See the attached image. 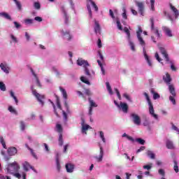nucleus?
Masks as SVG:
<instances>
[{
    "label": "nucleus",
    "instance_id": "1",
    "mask_svg": "<svg viewBox=\"0 0 179 179\" xmlns=\"http://www.w3.org/2000/svg\"><path fill=\"white\" fill-rule=\"evenodd\" d=\"M143 32V29L141 26H138V30L136 31V36H137V39H138V41L140 43V45L143 47V52L144 55V57H145V59L148 62V66L150 67L152 66V62L150 60L148 55L146 54V50H145V42L143 41L141 34Z\"/></svg>",
    "mask_w": 179,
    "mask_h": 179
},
{
    "label": "nucleus",
    "instance_id": "2",
    "mask_svg": "<svg viewBox=\"0 0 179 179\" xmlns=\"http://www.w3.org/2000/svg\"><path fill=\"white\" fill-rule=\"evenodd\" d=\"M143 95H144V96H145L146 101L148 104V113H150V115L152 117H153L155 120H157L158 115L156 113H155L153 104H152V101L150 99L148 94L147 92H144Z\"/></svg>",
    "mask_w": 179,
    "mask_h": 179
},
{
    "label": "nucleus",
    "instance_id": "3",
    "mask_svg": "<svg viewBox=\"0 0 179 179\" xmlns=\"http://www.w3.org/2000/svg\"><path fill=\"white\" fill-rule=\"evenodd\" d=\"M20 169V166L16 162H14L11 164H8L6 167V171L8 174H13V173H18Z\"/></svg>",
    "mask_w": 179,
    "mask_h": 179
},
{
    "label": "nucleus",
    "instance_id": "4",
    "mask_svg": "<svg viewBox=\"0 0 179 179\" xmlns=\"http://www.w3.org/2000/svg\"><path fill=\"white\" fill-rule=\"evenodd\" d=\"M169 92L171 95L169 96V101H171L172 104L176 105V101L175 97L176 96V92L175 87L173 85H169Z\"/></svg>",
    "mask_w": 179,
    "mask_h": 179
},
{
    "label": "nucleus",
    "instance_id": "5",
    "mask_svg": "<svg viewBox=\"0 0 179 179\" xmlns=\"http://www.w3.org/2000/svg\"><path fill=\"white\" fill-rule=\"evenodd\" d=\"M56 129L57 130V132L59 134L58 138L59 145L62 146L64 145V140L62 138L63 129L62 127V125L59 124H56Z\"/></svg>",
    "mask_w": 179,
    "mask_h": 179
},
{
    "label": "nucleus",
    "instance_id": "6",
    "mask_svg": "<svg viewBox=\"0 0 179 179\" xmlns=\"http://www.w3.org/2000/svg\"><path fill=\"white\" fill-rule=\"evenodd\" d=\"M87 8L88 10L89 16L90 17H92V9H91L90 5H92L93 8L95 9V11H98L99 8H98V6L95 4V3L92 0H87Z\"/></svg>",
    "mask_w": 179,
    "mask_h": 179
},
{
    "label": "nucleus",
    "instance_id": "7",
    "mask_svg": "<svg viewBox=\"0 0 179 179\" xmlns=\"http://www.w3.org/2000/svg\"><path fill=\"white\" fill-rule=\"evenodd\" d=\"M32 94L37 99V101L40 102L41 105H44V102L42 101L45 99L44 95L40 94L38 92H36V90L34 89V87H31Z\"/></svg>",
    "mask_w": 179,
    "mask_h": 179
},
{
    "label": "nucleus",
    "instance_id": "8",
    "mask_svg": "<svg viewBox=\"0 0 179 179\" xmlns=\"http://www.w3.org/2000/svg\"><path fill=\"white\" fill-rule=\"evenodd\" d=\"M130 117H132L133 122L137 126H139L141 124V117H139L136 113H131L130 114Z\"/></svg>",
    "mask_w": 179,
    "mask_h": 179
},
{
    "label": "nucleus",
    "instance_id": "9",
    "mask_svg": "<svg viewBox=\"0 0 179 179\" xmlns=\"http://www.w3.org/2000/svg\"><path fill=\"white\" fill-rule=\"evenodd\" d=\"M150 24H151V31H153V33L157 36L158 38H162V34L159 33V30H158L157 28H155L154 27V19L153 18H150Z\"/></svg>",
    "mask_w": 179,
    "mask_h": 179
},
{
    "label": "nucleus",
    "instance_id": "10",
    "mask_svg": "<svg viewBox=\"0 0 179 179\" xmlns=\"http://www.w3.org/2000/svg\"><path fill=\"white\" fill-rule=\"evenodd\" d=\"M22 167H23V170H24L25 172H28L29 171V169H32V171L35 173L36 172V170L34 169V167H33L32 166H31L30 164H29L28 162H24L22 164Z\"/></svg>",
    "mask_w": 179,
    "mask_h": 179
},
{
    "label": "nucleus",
    "instance_id": "11",
    "mask_svg": "<svg viewBox=\"0 0 179 179\" xmlns=\"http://www.w3.org/2000/svg\"><path fill=\"white\" fill-rule=\"evenodd\" d=\"M159 51H161L162 55L164 57L165 61L166 62H170V58L169 57V55L167 54V51L165 50V48L163 47L159 48Z\"/></svg>",
    "mask_w": 179,
    "mask_h": 179
},
{
    "label": "nucleus",
    "instance_id": "12",
    "mask_svg": "<svg viewBox=\"0 0 179 179\" xmlns=\"http://www.w3.org/2000/svg\"><path fill=\"white\" fill-rule=\"evenodd\" d=\"M77 64L80 66H83L84 68L90 66V64L87 62V61L83 60V59H78L77 60Z\"/></svg>",
    "mask_w": 179,
    "mask_h": 179
},
{
    "label": "nucleus",
    "instance_id": "13",
    "mask_svg": "<svg viewBox=\"0 0 179 179\" xmlns=\"http://www.w3.org/2000/svg\"><path fill=\"white\" fill-rule=\"evenodd\" d=\"M100 152H99V157L97 156L94 157L98 162H101L103 160V157L104 156V152L103 151L102 146H99Z\"/></svg>",
    "mask_w": 179,
    "mask_h": 179
},
{
    "label": "nucleus",
    "instance_id": "14",
    "mask_svg": "<svg viewBox=\"0 0 179 179\" xmlns=\"http://www.w3.org/2000/svg\"><path fill=\"white\" fill-rule=\"evenodd\" d=\"M170 9L173 12V14L175 15L176 19L178 18L179 16V10L177 9L175 6L172 5L171 3H169Z\"/></svg>",
    "mask_w": 179,
    "mask_h": 179
},
{
    "label": "nucleus",
    "instance_id": "15",
    "mask_svg": "<svg viewBox=\"0 0 179 179\" xmlns=\"http://www.w3.org/2000/svg\"><path fill=\"white\" fill-rule=\"evenodd\" d=\"M120 108H121L122 112H124V113H128L129 107H128L127 103H123L122 101H120Z\"/></svg>",
    "mask_w": 179,
    "mask_h": 179
},
{
    "label": "nucleus",
    "instance_id": "16",
    "mask_svg": "<svg viewBox=\"0 0 179 179\" xmlns=\"http://www.w3.org/2000/svg\"><path fill=\"white\" fill-rule=\"evenodd\" d=\"M136 6L138 7V11L141 15L143 16V10L145 9V7L143 6V3L142 2H136Z\"/></svg>",
    "mask_w": 179,
    "mask_h": 179
},
{
    "label": "nucleus",
    "instance_id": "17",
    "mask_svg": "<svg viewBox=\"0 0 179 179\" xmlns=\"http://www.w3.org/2000/svg\"><path fill=\"white\" fill-rule=\"evenodd\" d=\"M17 152V148L15 147H11L8 149V154L10 156H14Z\"/></svg>",
    "mask_w": 179,
    "mask_h": 179
},
{
    "label": "nucleus",
    "instance_id": "18",
    "mask_svg": "<svg viewBox=\"0 0 179 179\" xmlns=\"http://www.w3.org/2000/svg\"><path fill=\"white\" fill-rule=\"evenodd\" d=\"M60 32H62V35L63 36H66V37L67 38V41H71L72 36H71L69 31H64V30H62V31H60Z\"/></svg>",
    "mask_w": 179,
    "mask_h": 179
},
{
    "label": "nucleus",
    "instance_id": "19",
    "mask_svg": "<svg viewBox=\"0 0 179 179\" xmlns=\"http://www.w3.org/2000/svg\"><path fill=\"white\" fill-rule=\"evenodd\" d=\"M30 71H31L32 75L34 76V77H35L36 80V85L38 86V87L39 88H42V85L39 81V79L38 78V76L35 73L34 71L33 70V69H30Z\"/></svg>",
    "mask_w": 179,
    "mask_h": 179
},
{
    "label": "nucleus",
    "instance_id": "20",
    "mask_svg": "<svg viewBox=\"0 0 179 179\" xmlns=\"http://www.w3.org/2000/svg\"><path fill=\"white\" fill-rule=\"evenodd\" d=\"M75 166L73 164H66V169L67 173H73Z\"/></svg>",
    "mask_w": 179,
    "mask_h": 179
},
{
    "label": "nucleus",
    "instance_id": "21",
    "mask_svg": "<svg viewBox=\"0 0 179 179\" xmlns=\"http://www.w3.org/2000/svg\"><path fill=\"white\" fill-rule=\"evenodd\" d=\"M163 31L165 32L166 35L171 38L173 36L171 30L167 27H163Z\"/></svg>",
    "mask_w": 179,
    "mask_h": 179
},
{
    "label": "nucleus",
    "instance_id": "22",
    "mask_svg": "<svg viewBox=\"0 0 179 179\" xmlns=\"http://www.w3.org/2000/svg\"><path fill=\"white\" fill-rule=\"evenodd\" d=\"M1 69L6 73H9V67L7 66L6 64H3V63H1L0 64Z\"/></svg>",
    "mask_w": 179,
    "mask_h": 179
},
{
    "label": "nucleus",
    "instance_id": "23",
    "mask_svg": "<svg viewBox=\"0 0 179 179\" xmlns=\"http://www.w3.org/2000/svg\"><path fill=\"white\" fill-rule=\"evenodd\" d=\"M166 148L169 150H173L175 148L174 145L173 144V142L171 140H166Z\"/></svg>",
    "mask_w": 179,
    "mask_h": 179
},
{
    "label": "nucleus",
    "instance_id": "24",
    "mask_svg": "<svg viewBox=\"0 0 179 179\" xmlns=\"http://www.w3.org/2000/svg\"><path fill=\"white\" fill-rule=\"evenodd\" d=\"M94 32L96 34H101V26L96 21H95Z\"/></svg>",
    "mask_w": 179,
    "mask_h": 179
},
{
    "label": "nucleus",
    "instance_id": "25",
    "mask_svg": "<svg viewBox=\"0 0 179 179\" xmlns=\"http://www.w3.org/2000/svg\"><path fill=\"white\" fill-rule=\"evenodd\" d=\"M163 80H164L165 83L170 84L171 82V75L169 74L168 73H166V78L163 77Z\"/></svg>",
    "mask_w": 179,
    "mask_h": 179
},
{
    "label": "nucleus",
    "instance_id": "26",
    "mask_svg": "<svg viewBox=\"0 0 179 179\" xmlns=\"http://www.w3.org/2000/svg\"><path fill=\"white\" fill-rule=\"evenodd\" d=\"M82 127V130H81V132L82 134H87V131L89 129H92L91 127L88 124L87 125H83V126H81Z\"/></svg>",
    "mask_w": 179,
    "mask_h": 179
},
{
    "label": "nucleus",
    "instance_id": "27",
    "mask_svg": "<svg viewBox=\"0 0 179 179\" xmlns=\"http://www.w3.org/2000/svg\"><path fill=\"white\" fill-rule=\"evenodd\" d=\"M0 17H3L8 20H12L10 15H9V14L7 13H0Z\"/></svg>",
    "mask_w": 179,
    "mask_h": 179
},
{
    "label": "nucleus",
    "instance_id": "28",
    "mask_svg": "<svg viewBox=\"0 0 179 179\" xmlns=\"http://www.w3.org/2000/svg\"><path fill=\"white\" fill-rule=\"evenodd\" d=\"M56 166L57 167L58 172H60L61 170V164L60 162L59 161V155H56Z\"/></svg>",
    "mask_w": 179,
    "mask_h": 179
},
{
    "label": "nucleus",
    "instance_id": "29",
    "mask_svg": "<svg viewBox=\"0 0 179 179\" xmlns=\"http://www.w3.org/2000/svg\"><path fill=\"white\" fill-rule=\"evenodd\" d=\"M59 91L62 92L63 98H64L65 99H67L68 94H67V92H66V90L64 89H63L62 87H59Z\"/></svg>",
    "mask_w": 179,
    "mask_h": 179
},
{
    "label": "nucleus",
    "instance_id": "30",
    "mask_svg": "<svg viewBox=\"0 0 179 179\" xmlns=\"http://www.w3.org/2000/svg\"><path fill=\"white\" fill-rule=\"evenodd\" d=\"M124 31L126 33V35H127L128 41H130V39H131L130 31L128 29L127 27H125L124 29Z\"/></svg>",
    "mask_w": 179,
    "mask_h": 179
},
{
    "label": "nucleus",
    "instance_id": "31",
    "mask_svg": "<svg viewBox=\"0 0 179 179\" xmlns=\"http://www.w3.org/2000/svg\"><path fill=\"white\" fill-rule=\"evenodd\" d=\"M151 93H152V94H153L154 100H157L160 98L159 94H158L157 92H155L153 90H151Z\"/></svg>",
    "mask_w": 179,
    "mask_h": 179
},
{
    "label": "nucleus",
    "instance_id": "32",
    "mask_svg": "<svg viewBox=\"0 0 179 179\" xmlns=\"http://www.w3.org/2000/svg\"><path fill=\"white\" fill-rule=\"evenodd\" d=\"M48 101L50 102L51 104L52 105V107H54V112H55V115H56V117H60V116L59 115V114L57 111V108H55V105L54 104L53 101H52L50 99H49Z\"/></svg>",
    "mask_w": 179,
    "mask_h": 179
},
{
    "label": "nucleus",
    "instance_id": "33",
    "mask_svg": "<svg viewBox=\"0 0 179 179\" xmlns=\"http://www.w3.org/2000/svg\"><path fill=\"white\" fill-rule=\"evenodd\" d=\"M173 164H175V166H173V170H175L176 173H178L179 172V169H178V161L173 160Z\"/></svg>",
    "mask_w": 179,
    "mask_h": 179
},
{
    "label": "nucleus",
    "instance_id": "34",
    "mask_svg": "<svg viewBox=\"0 0 179 179\" xmlns=\"http://www.w3.org/2000/svg\"><path fill=\"white\" fill-rule=\"evenodd\" d=\"M0 143L2 144L3 148L4 149H7L6 145V141H5V140L3 139V136H0Z\"/></svg>",
    "mask_w": 179,
    "mask_h": 179
},
{
    "label": "nucleus",
    "instance_id": "35",
    "mask_svg": "<svg viewBox=\"0 0 179 179\" xmlns=\"http://www.w3.org/2000/svg\"><path fill=\"white\" fill-rule=\"evenodd\" d=\"M106 88L108 92H109L110 94H113V92L112 90L111 86L110 85L109 83H106Z\"/></svg>",
    "mask_w": 179,
    "mask_h": 179
},
{
    "label": "nucleus",
    "instance_id": "36",
    "mask_svg": "<svg viewBox=\"0 0 179 179\" xmlns=\"http://www.w3.org/2000/svg\"><path fill=\"white\" fill-rule=\"evenodd\" d=\"M10 96L12 98H13V99L15 100V104L17 105L18 104V100L17 99V96L14 95V92L13 91H10Z\"/></svg>",
    "mask_w": 179,
    "mask_h": 179
},
{
    "label": "nucleus",
    "instance_id": "37",
    "mask_svg": "<svg viewBox=\"0 0 179 179\" xmlns=\"http://www.w3.org/2000/svg\"><path fill=\"white\" fill-rule=\"evenodd\" d=\"M136 142L138 143L140 145H145V141L142 139L141 138H138L136 139Z\"/></svg>",
    "mask_w": 179,
    "mask_h": 179
},
{
    "label": "nucleus",
    "instance_id": "38",
    "mask_svg": "<svg viewBox=\"0 0 179 179\" xmlns=\"http://www.w3.org/2000/svg\"><path fill=\"white\" fill-rule=\"evenodd\" d=\"M80 80L82 83H85L88 85H90V82L87 80L84 76H81Z\"/></svg>",
    "mask_w": 179,
    "mask_h": 179
},
{
    "label": "nucleus",
    "instance_id": "39",
    "mask_svg": "<svg viewBox=\"0 0 179 179\" xmlns=\"http://www.w3.org/2000/svg\"><path fill=\"white\" fill-rule=\"evenodd\" d=\"M8 111H10L11 113H14L15 115H17V112L16 110L13 108V106H10L8 108Z\"/></svg>",
    "mask_w": 179,
    "mask_h": 179
},
{
    "label": "nucleus",
    "instance_id": "40",
    "mask_svg": "<svg viewBox=\"0 0 179 179\" xmlns=\"http://www.w3.org/2000/svg\"><path fill=\"white\" fill-rule=\"evenodd\" d=\"M0 90L2 92L6 91V87L5 84H3V82H0Z\"/></svg>",
    "mask_w": 179,
    "mask_h": 179
},
{
    "label": "nucleus",
    "instance_id": "41",
    "mask_svg": "<svg viewBox=\"0 0 179 179\" xmlns=\"http://www.w3.org/2000/svg\"><path fill=\"white\" fill-rule=\"evenodd\" d=\"M13 1L15 2V5H17L18 10H21L22 5H21L20 1H18L17 0H13Z\"/></svg>",
    "mask_w": 179,
    "mask_h": 179
},
{
    "label": "nucleus",
    "instance_id": "42",
    "mask_svg": "<svg viewBox=\"0 0 179 179\" xmlns=\"http://www.w3.org/2000/svg\"><path fill=\"white\" fill-rule=\"evenodd\" d=\"M122 17L124 19L127 20V10L125 9V8H122Z\"/></svg>",
    "mask_w": 179,
    "mask_h": 179
},
{
    "label": "nucleus",
    "instance_id": "43",
    "mask_svg": "<svg viewBox=\"0 0 179 179\" xmlns=\"http://www.w3.org/2000/svg\"><path fill=\"white\" fill-rule=\"evenodd\" d=\"M147 155L148 157H150V159H155V154L152 151H148Z\"/></svg>",
    "mask_w": 179,
    "mask_h": 179
},
{
    "label": "nucleus",
    "instance_id": "44",
    "mask_svg": "<svg viewBox=\"0 0 179 179\" xmlns=\"http://www.w3.org/2000/svg\"><path fill=\"white\" fill-rule=\"evenodd\" d=\"M25 124L24 122V121H21L20 122V128L21 129L22 131H24L25 130Z\"/></svg>",
    "mask_w": 179,
    "mask_h": 179
},
{
    "label": "nucleus",
    "instance_id": "45",
    "mask_svg": "<svg viewBox=\"0 0 179 179\" xmlns=\"http://www.w3.org/2000/svg\"><path fill=\"white\" fill-rule=\"evenodd\" d=\"M34 7L36 9V10H39L41 8V5L40 4V3L38 2H35L34 3Z\"/></svg>",
    "mask_w": 179,
    "mask_h": 179
},
{
    "label": "nucleus",
    "instance_id": "46",
    "mask_svg": "<svg viewBox=\"0 0 179 179\" xmlns=\"http://www.w3.org/2000/svg\"><path fill=\"white\" fill-rule=\"evenodd\" d=\"M89 102H90V107H97V105L95 104V102L92 100H91V98H89Z\"/></svg>",
    "mask_w": 179,
    "mask_h": 179
},
{
    "label": "nucleus",
    "instance_id": "47",
    "mask_svg": "<svg viewBox=\"0 0 179 179\" xmlns=\"http://www.w3.org/2000/svg\"><path fill=\"white\" fill-rule=\"evenodd\" d=\"M99 136H100V138H101L102 141H103V143H106V138H105V136H104V132H103V131H99Z\"/></svg>",
    "mask_w": 179,
    "mask_h": 179
},
{
    "label": "nucleus",
    "instance_id": "48",
    "mask_svg": "<svg viewBox=\"0 0 179 179\" xmlns=\"http://www.w3.org/2000/svg\"><path fill=\"white\" fill-rule=\"evenodd\" d=\"M129 46H130V48L131 49V50L135 51V45H134V42H131V39H129Z\"/></svg>",
    "mask_w": 179,
    "mask_h": 179
},
{
    "label": "nucleus",
    "instance_id": "49",
    "mask_svg": "<svg viewBox=\"0 0 179 179\" xmlns=\"http://www.w3.org/2000/svg\"><path fill=\"white\" fill-rule=\"evenodd\" d=\"M164 15H165L166 17H168L169 20L173 21V18H172L171 15H170V13H169L166 12V11H164Z\"/></svg>",
    "mask_w": 179,
    "mask_h": 179
},
{
    "label": "nucleus",
    "instance_id": "50",
    "mask_svg": "<svg viewBox=\"0 0 179 179\" xmlns=\"http://www.w3.org/2000/svg\"><path fill=\"white\" fill-rule=\"evenodd\" d=\"M12 176H14L16 178L20 179L21 178V174L17 173V172H15L13 173H10Z\"/></svg>",
    "mask_w": 179,
    "mask_h": 179
},
{
    "label": "nucleus",
    "instance_id": "51",
    "mask_svg": "<svg viewBox=\"0 0 179 179\" xmlns=\"http://www.w3.org/2000/svg\"><path fill=\"white\" fill-rule=\"evenodd\" d=\"M114 90H115V92H116L118 99L121 100V95H120L119 90H117V88H115Z\"/></svg>",
    "mask_w": 179,
    "mask_h": 179
},
{
    "label": "nucleus",
    "instance_id": "52",
    "mask_svg": "<svg viewBox=\"0 0 179 179\" xmlns=\"http://www.w3.org/2000/svg\"><path fill=\"white\" fill-rule=\"evenodd\" d=\"M85 68V75H87V76L90 77V69H87V67H84Z\"/></svg>",
    "mask_w": 179,
    "mask_h": 179
},
{
    "label": "nucleus",
    "instance_id": "53",
    "mask_svg": "<svg viewBox=\"0 0 179 179\" xmlns=\"http://www.w3.org/2000/svg\"><path fill=\"white\" fill-rule=\"evenodd\" d=\"M124 97L126 99H127L129 102H132L131 99L130 98V96L127 93L124 94Z\"/></svg>",
    "mask_w": 179,
    "mask_h": 179
},
{
    "label": "nucleus",
    "instance_id": "54",
    "mask_svg": "<svg viewBox=\"0 0 179 179\" xmlns=\"http://www.w3.org/2000/svg\"><path fill=\"white\" fill-rule=\"evenodd\" d=\"M30 153L32 155L34 158L38 159V156L36 155V152H34L33 150H30Z\"/></svg>",
    "mask_w": 179,
    "mask_h": 179
},
{
    "label": "nucleus",
    "instance_id": "55",
    "mask_svg": "<svg viewBox=\"0 0 179 179\" xmlns=\"http://www.w3.org/2000/svg\"><path fill=\"white\" fill-rule=\"evenodd\" d=\"M62 114H63V118H64L65 121L68 120V115L66 113L64 110H62Z\"/></svg>",
    "mask_w": 179,
    "mask_h": 179
},
{
    "label": "nucleus",
    "instance_id": "56",
    "mask_svg": "<svg viewBox=\"0 0 179 179\" xmlns=\"http://www.w3.org/2000/svg\"><path fill=\"white\" fill-rule=\"evenodd\" d=\"M145 150V146H141L140 149L136 150V153L138 154L139 152H143Z\"/></svg>",
    "mask_w": 179,
    "mask_h": 179
},
{
    "label": "nucleus",
    "instance_id": "57",
    "mask_svg": "<svg viewBox=\"0 0 179 179\" xmlns=\"http://www.w3.org/2000/svg\"><path fill=\"white\" fill-rule=\"evenodd\" d=\"M117 26L119 30H122V26L121 25L120 21H117Z\"/></svg>",
    "mask_w": 179,
    "mask_h": 179
},
{
    "label": "nucleus",
    "instance_id": "58",
    "mask_svg": "<svg viewBox=\"0 0 179 179\" xmlns=\"http://www.w3.org/2000/svg\"><path fill=\"white\" fill-rule=\"evenodd\" d=\"M143 168V169L150 170V169H152V166L147 164V165H144Z\"/></svg>",
    "mask_w": 179,
    "mask_h": 179
},
{
    "label": "nucleus",
    "instance_id": "59",
    "mask_svg": "<svg viewBox=\"0 0 179 179\" xmlns=\"http://www.w3.org/2000/svg\"><path fill=\"white\" fill-rule=\"evenodd\" d=\"M155 59L158 61V62H161L162 61L159 55L157 52L155 53Z\"/></svg>",
    "mask_w": 179,
    "mask_h": 179
},
{
    "label": "nucleus",
    "instance_id": "60",
    "mask_svg": "<svg viewBox=\"0 0 179 179\" xmlns=\"http://www.w3.org/2000/svg\"><path fill=\"white\" fill-rule=\"evenodd\" d=\"M158 173L159 175L162 176L163 177L165 176V172H164V170L163 169H159Z\"/></svg>",
    "mask_w": 179,
    "mask_h": 179
},
{
    "label": "nucleus",
    "instance_id": "61",
    "mask_svg": "<svg viewBox=\"0 0 179 179\" xmlns=\"http://www.w3.org/2000/svg\"><path fill=\"white\" fill-rule=\"evenodd\" d=\"M24 22L27 24H30L33 23V20L32 19H26Z\"/></svg>",
    "mask_w": 179,
    "mask_h": 179
},
{
    "label": "nucleus",
    "instance_id": "62",
    "mask_svg": "<svg viewBox=\"0 0 179 179\" xmlns=\"http://www.w3.org/2000/svg\"><path fill=\"white\" fill-rule=\"evenodd\" d=\"M64 17H65V24H68V23H69V17L67 15V13H64Z\"/></svg>",
    "mask_w": 179,
    "mask_h": 179
},
{
    "label": "nucleus",
    "instance_id": "63",
    "mask_svg": "<svg viewBox=\"0 0 179 179\" xmlns=\"http://www.w3.org/2000/svg\"><path fill=\"white\" fill-rule=\"evenodd\" d=\"M13 23L15 24V28L20 29L21 27L20 24H19L17 22L15 21Z\"/></svg>",
    "mask_w": 179,
    "mask_h": 179
},
{
    "label": "nucleus",
    "instance_id": "64",
    "mask_svg": "<svg viewBox=\"0 0 179 179\" xmlns=\"http://www.w3.org/2000/svg\"><path fill=\"white\" fill-rule=\"evenodd\" d=\"M98 47L99 48H101L102 47L101 40L100 38L98 39Z\"/></svg>",
    "mask_w": 179,
    "mask_h": 179
}]
</instances>
